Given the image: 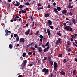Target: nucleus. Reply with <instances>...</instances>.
Listing matches in <instances>:
<instances>
[{
    "label": "nucleus",
    "mask_w": 77,
    "mask_h": 77,
    "mask_svg": "<svg viewBox=\"0 0 77 77\" xmlns=\"http://www.w3.org/2000/svg\"><path fill=\"white\" fill-rule=\"evenodd\" d=\"M74 36H75V37L77 36V34H74Z\"/></svg>",
    "instance_id": "338daca9"
},
{
    "label": "nucleus",
    "mask_w": 77,
    "mask_h": 77,
    "mask_svg": "<svg viewBox=\"0 0 77 77\" xmlns=\"http://www.w3.org/2000/svg\"><path fill=\"white\" fill-rule=\"evenodd\" d=\"M63 26H66V23H63Z\"/></svg>",
    "instance_id": "e2e57ef3"
},
{
    "label": "nucleus",
    "mask_w": 77,
    "mask_h": 77,
    "mask_svg": "<svg viewBox=\"0 0 77 77\" xmlns=\"http://www.w3.org/2000/svg\"><path fill=\"white\" fill-rule=\"evenodd\" d=\"M25 5H30V3H29V2H26V3H25Z\"/></svg>",
    "instance_id": "c9c22d12"
},
{
    "label": "nucleus",
    "mask_w": 77,
    "mask_h": 77,
    "mask_svg": "<svg viewBox=\"0 0 77 77\" xmlns=\"http://www.w3.org/2000/svg\"><path fill=\"white\" fill-rule=\"evenodd\" d=\"M57 34L58 35H59V36H61V33H60L57 32Z\"/></svg>",
    "instance_id": "f704fd0d"
},
{
    "label": "nucleus",
    "mask_w": 77,
    "mask_h": 77,
    "mask_svg": "<svg viewBox=\"0 0 77 77\" xmlns=\"http://www.w3.org/2000/svg\"><path fill=\"white\" fill-rule=\"evenodd\" d=\"M31 49L32 50L35 51V49L34 47H31Z\"/></svg>",
    "instance_id": "2f4dec72"
},
{
    "label": "nucleus",
    "mask_w": 77,
    "mask_h": 77,
    "mask_svg": "<svg viewBox=\"0 0 77 77\" xmlns=\"http://www.w3.org/2000/svg\"><path fill=\"white\" fill-rule=\"evenodd\" d=\"M16 41L18 42L19 40V36H17L16 37Z\"/></svg>",
    "instance_id": "bb28decb"
},
{
    "label": "nucleus",
    "mask_w": 77,
    "mask_h": 77,
    "mask_svg": "<svg viewBox=\"0 0 77 77\" xmlns=\"http://www.w3.org/2000/svg\"><path fill=\"white\" fill-rule=\"evenodd\" d=\"M58 66L57 63L56 62H54V71H57L58 68Z\"/></svg>",
    "instance_id": "7ed1b4c3"
},
{
    "label": "nucleus",
    "mask_w": 77,
    "mask_h": 77,
    "mask_svg": "<svg viewBox=\"0 0 77 77\" xmlns=\"http://www.w3.org/2000/svg\"><path fill=\"white\" fill-rule=\"evenodd\" d=\"M48 26L50 27V29H52V30H53L54 28H53V26H50V25H48Z\"/></svg>",
    "instance_id": "a878e982"
},
{
    "label": "nucleus",
    "mask_w": 77,
    "mask_h": 77,
    "mask_svg": "<svg viewBox=\"0 0 77 77\" xmlns=\"http://www.w3.org/2000/svg\"><path fill=\"white\" fill-rule=\"evenodd\" d=\"M60 74L62 75H65V73L64 71H62L60 72Z\"/></svg>",
    "instance_id": "f3484780"
},
{
    "label": "nucleus",
    "mask_w": 77,
    "mask_h": 77,
    "mask_svg": "<svg viewBox=\"0 0 77 77\" xmlns=\"http://www.w3.org/2000/svg\"><path fill=\"white\" fill-rule=\"evenodd\" d=\"M66 58H65L63 60V62L64 63H65L66 62Z\"/></svg>",
    "instance_id": "58836bf2"
},
{
    "label": "nucleus",
    "mask_w": 77,
    "mask_h": 77,
    "mask_svg": "<svg viewBox=\"0 0 77 77\" xmlns=\"http://www.w3.org/2000/svg\"><path fill=\"white\" fill-rule=\"evenodd\" d=\"M52 5L54 6H55V5H56V4L55 2H54V3Z\"/></svg>",
    "instance_id": "5fc2aeb1"
},
{
    "label": "nucleus",
    "mask_w": 77,
    "mask_h": 77,
    "mask_svg": "<svg viewBox=\"0 0 77 77\" xmlns=\"http://www.w3.org/2000/svg\"><path fill=\"white\" fill-rule=\"evenodd\" d=\"M50 48V45H48V47H47L46 48H45L46 49H48Z\"/></svg>",
    "instance_id": "09e8293b"
},
{
    "label": "nucleus",
    "mask_w": 77,
    "mask_h": 77,
    "mask_svg": "<svg viewBox=\"0 0 77 77\" xmlns=\"http://www.w3.org/2000/svg\"><path fill=\"white\" fill-rule=\"evenodd\" d=\"M26 53H23V54L22 56H23V57H25L26 56Z\"/></svg>",
    "instance_id": "a211bd4d"
},
{
    "label": "nucleus",
    "mask_w": 77,
    "mask_h": 77,
    "mask_svg": "<svg viewBox=\"0 0 77 77\" xmlns=\"http://www.w3.org/2000/svg\"><path fill=\"white\" fill-rule=\"evenodd\" d=\"M71 36L72 38L73 39H74L75 38V37L73 35H71Z\"/></svg>",
    "instance_id": "de8ad7c7"
},
{
    "label": "nucleus",
    "mask_w": 77,
    "mask_h": 77,
    "mask_svg": "<svg viewBox=\"0 0 77 77\" xmlns=\"http://www.w3.org/2000/svg\"><path fill=\"white\" fill-rule=\"evenodd\" d=\"M28 55L29 56H31L32 54V52H29L28 53Z\"/></svg>",
    "instance_id": "5701e85b"
},
{
    "label": "nucleus",
    "mask_w": 77,
    "mask_h": 77,
    "mask_svg": "<svg viewBox=\"0 0 77 77\" xmlns=\"http://www.w3.org/2000/svg\"><path fill=\"white\" fill-rule=\"evenodd\" d=\"M67 45H69V46L70 45L69 40V41H68V42H67Z\"/></svg>",
    "instance_id": "ea45409f"
},
{
    "label": "nucleus",
    "mask_w": 77,
    "mask_h": 77,
    "mask_svg": "<svg viewBox=\"0 0 77 77\" xmlns=\"http://www.w3.org/2000/svg\"><path fill=\"white\" fill-rule=\"evenodd\" d=\"M68 51H69V52H71V48H69V49H68Z\"/></svg>",
    "instance_id": "4d7b16f0"
},
{
    "label": "nucleus",
    "mask_w": 77,
    "mask_h": 77,
    "mask_svg": "<svg viewBox=\"0 0 77 77\" xmlns=\"http://www.w3.org/2000/svg\"><path fill=\"white\" fill-rule=\"evenodd\" d=\"M48 49H44L43 50V51L44 52H46L48 51Z\"/></svg>",
    "instance_id": "c756f323"
},
{
    "label": "nucleus",
    "mask_w": 77,
    "mask_h": 77,
    "mask_svg": "<svg viewBox=\"0 0 77 77\" xmlns=\"http://www.w3.org/2000/svg\"><path fill=\"white\" fill-rule=\"evenodd\" d=\"M15 2L16 3L14 4V5L15 6H19L20 4V3L18 2L17 1H16Z\"/></svg>",
    "instance_id": "6e6552de"
},
{
    "label": "nucleus",
    "mask_w": 77,
    "mask_h": 77,
    "mask_svg": "<svg viewBox=\"0 0 77 77\" xmlns=\"http://www.w3.org/2000/svg\"><path fill=\"white\" fill-rule=\"evenodd\" d=\"M25 67V66H24V65H23V66L22 64V65H21V66L20 69H21L23 70L24 69V68Z\"/></svg>",
    "instance_id": "b1692460"
},
{
    "label": "nucleus",
    "mask_w": 77,
    "mask_h": 77,
    "mask_svg": "<svg viewBox=\"0 0 77 77\" xmlns=\"http://www.w3.org/2000/svg\"><path fill=\"white\" fill-rule=\"evenodd\" d=\"M47 33H48V35L49 36V37H50V36L51 34V32H50V30L49 29H47Z\"/></svg>",
    "instance_id": "ddd939ff"
},
{
    "label": "nucleus",
    "mask_w": 77,
    "mask_h": 77,
    "mask_svg": "<svg viewBox=\"0 0 77 77\" xmlns=\"http://www.w3.org/2000/svg\"><path fill=\"white\" fill-rule=\"evenodd\" d=\"M36 2L35 1H33L32 2V4H35Z\"/></svg>",
    "instance_id": "bf43d9fd"
},
{
    "label": "nucleus",
    "mask_w": 77,
    "mask_h": 77,
    "mask_svg": "<svg viewBox=\"0 0 77 77\" xmlns=\"http://www.w3.org/2000/svg\"><path fill=\"white\" fill-rule=\"evenodd\" d=\"M42 7H38V10H39L40 9H42Z\"/></svg>",
    "instance_id": "37998d69"
},
{
    "label": "nucleus",
    "mask_w": 77,
    "mask_h": 77,
    "mask_svg": "<svg viewBox=\"0 0 77 77\" xmlns=\"http://www.w3.org/2000/svg\"><path fill=\"white\" fill-rule=\"evenodd\" d=\"M49 62L50 63V65L52 66H53V61L51 60L49 61Z\"/></svg>",
    "instance_id": "6ab92c4d"
},
{
    "label": "nucleus",
    "mask_w": 77,
    "mask_h": 77,
    "mask_svg": "<svg viewBox=\"0 0 77 77\" xmlns=\"http://www.w3.org/2000/svg\"><path fill=\"white\" fill-rule=\"evenodd\" d=\"M72 45H73L74 46H75V45L76 46V47H77V44H75V43H73L72 44Z\"/></svg>",
    "instance_id": "3c124183"
},
{
    "label": "nucleus",
    "mask_w": 77,
    "mask_h": 77,
    "mask_svg": "<svg viewBox=\"0 0 77 77\" xmlns=\"http://www.w3.org/2000/svg\"><path fill=\"white\" fill-rule=\"evenodd\" d=\"M23 6L22 5H20V6L19 7V8H20V9H22L23 8Z\"/></svg>",
    "instance_id": "c85d7f7f"
},
{
    "label": "nucleus",
    "mask_w": 77,
    "mask_h": 77,
    "mask_svg": "<svg viewBox=\"0 0 77 77\" xmlns=\"http://www.w3.org/2000/svg\"><path fill=\"white\" fill-rule=\"evenodd\" d=\"M20 58L21 59V60H23L24 59V58H23L22 57H20Z\"/></svg>",
    "instance_id": "8fccbe9b"
},
{
    "label": "nucleus",
    "mask_w": 77,
    "mask_h": 77,
    "mask_svg": "<svg viewBox=\"0 0 77 77\" xmlns=\"http://www.w3.org/2000/svg\"><path fill=\"white\" fill-rule=\"evenodd\" d=\"M61 12L63 14H66L67 13V10L64 9L61 11Z\"/></svg>",
    "instance_id": "9b49d317"
},
{
    "label": "nucleus",
    "mask_w": 77,
    "mask_h": 77,
    "mask_svg": "<svg viewBox=\"0 0 77 77\" xmlns=\"http://www.w3.org/2000/svg\"><path fill=\"white\" fill-rule=\"evenodd\" d=\"M61 38H59V39H58V40H57L55 44L56 45H59V43L60 44H62V42H61Z\"/></svg>",
    "instance_id": "39448f33"
},
{
    "label": "nucleus",
    "mask_w": 77,
    "mask_h": 77,
    "mask_svg": "<svg viewBox=\"0 0 77 77\" xmlns=\"http://www.w3.org/2000/svg\"><path fill=\"white\" fill-rule=\"evenodd\" d=\"M34 43L33 42H32L31 44H30V45L31 46H32V45Z\"/></svg>",
    "instance_id": "0e129e2a"
},
{
    "label": "nucleus",
    "mask_w": 77,
    "mask_h": 77,
    "mask_svg": "<svg viewBox=\"0 0 77 77\" xmlns=\"http://www.w3.org/2000/svg\"><path fill=\"white\" fill-rule=\"evenodd\" d=\"M44 60L45 61H46L47 60V57H44Z\"/></svg>",
    "instance_id": "603ef678"
},
{
    "label": "nucleus",
    "mask_w": 77,
    "mask_h": 77,
    "mask_svg": "<svg viewBox=\"0 0 77 77\" xmlns=\"http://www.w3.org/2000/svg\"><path fill=\"white\" fill-rule=\"evenodd\" d=\"M76 71V70H73V75H74L75 74V72Z\"/></svg>",
    "instance_id": "79ce46f5"
},
{
    "label": "nucleus",
    "mask_w": 77,
    "mask_h": 77,
    "mask_svg": "<svg viewBox=\"0 0 77 77\" xmlns=\"http://www.w3.org/2000/svg\"><path fill=\"white\" fill-rule=\"evenodd\" d=\"M53 73H51L50 75V77H53Z\"/></svg>",
    "instance_id": "864d4df0"
},
{
    "label": "nucleus",
    "mask_w": 77,
    "mask_h": 77,
    "mask_svg": "<svg viewBox=\"0 0 77 77\" xmlns=\"http://www.w3.org/2000/svg\"><path fill=\"white\" fill-rule=\"evenodd\" d=\"M49 16H50V14H49V13L46 14H45L44 17H45L48 18V17Z\"/></svg>",
    "instance_id": "dca6fc26"
},
{
    "label": "nucleus",
    "mask_w": 77,
    "mask_h": 77,
    "mask_svg": "<svg viewBox=\"0 0 77 77\" xmlns=\"http://www.w3.org/2000/svg\"><path fill=\"white\" fill-rule=\"evenodd\" d=\"M49 71L48 69H46V68H44L42 70V72H45L44 75H48L49 74V72H48Z\"/></svg>",
    "instance_id": "f257e3e1"
},
{
    "label": "nucleus",
    "mask_w": 77,
    "mask_h": 77,
    "mask_svg": "<svg viewBox=\"0 0 77 77\" xmlns=\"http://www.w3.org/2000/svg\"><path fill=\"white\" fill-rule=\"evenodd\" d=\"M5 36H6V37H7L9 35L8 31L7 29H6L5 31Z\"/></svg>",
    "instance_id": "9d476101"
},
{
    "label": "nucleus",
    "mask_w": 77,
    "mask_h": 77,
    "mask_svg": "<svg viewBox=\"0 0 77 77\" xmlns=\"http://www.w3.org/2000/svg\"><path fill=\"white\" fill-rule=\"evenodd\" d=\"M37 48L38 50V51L39 53H42V48H41V47H39L38 46Z\"/></svg>",
    "instance_id": "423d86ee"
},
{
    "label": "nucleus",
    "mask_w": 77,
    "mask_h": 77,
    "mask_svg": "<svg viewBox=\"0 0 77 77\" xmlns=\"http://www.w3.org/2000/svg\"><path fill=\"white\" fill-rule=\"evenodd\" d=\"M57 10H57L55 8H53L54 11L55 13H58V11H57Z\"/></svg>",
    "instance_id": "f8f14e48"
},
{
    "label": "nucleus",
    "mask_w": 77,
    "mask_h": 77,
    "mask_svg": "<svg viewBox=\"0 0 77 77\" xmlns=\"http://www.w3.org/2000/svg\"><path fill=\"white\" fill-rule=\"evenodd\" d=\"M70 40L71 41V42H73V39L72 38H71Z\"/></svg>",
    "instance_id": "052dcab7"
},
{
    "label": "nucleus",
    "mask_w": 77,
    "mask_h": 77,
    "mask_svg": "<svg viewBox=\"0 0 77 77\" xmlns=\"http://www.w3.org/2000/svg\"><path fill=\"white\" fill-rule=\"evenodd\" d=\"M18 77H23V76L22 75H20L18 76Z\"/></svg>",
    "instance_id": "69168bd1"
},
{
    "label": "nucleus",
    "mask_w": 77,
    "mask_h": 77,
    "mask_svg": "<svg viewBox=\"0 0 77 77\" xmlns=\"http://www.w3.org/2000/svg\"><path fill=\"white\" fill-rule=\"evenodd\" d=\"M33 65V63H31V64H30V65H29V66L30 67L32 66Z\"/></svg>",
    "instance_id": "680f3d73"
},
{
    "label": "nucleus",
    "mask_w": 77,
    "mask_h": 77,
    "mask_svg": "<svg viewBox=\"0 0 77 77\" xmlns=\"http://www.w3.org/2000/svg\"><path fill=\"white\" fill-rule=\"evenodd\" d=\"M9 48H10V49H12L13 48V46H12L11 44L9 45Z\"/></svg>",
    "instance_id": "7c9ffc66"
},
{
    "label": "nucleus",
    "mask_w": 77,
    "mask_h": 77,
    "mask_svg": "<svg viewBox=\"0 0 77 77\" xmlns=\"http://www.w3.org/2000/svg\"><path fill=\"white\" fill-rule=\"evenodd\" d=\"M42 47H43V48H45V46L44 45L42 44Z\"/></svg>",
    "instance_id": "6e6d98bb"
},
{
    "label": "nucleus",
    "mask_w": 77,
    "mask_h": 77,
    "mask_svg": "<svg viewBox=\"0 0 77 77\" xmlns=\"http://www.w3.org/2000/svg\"><path fill=\"white\" fill-rule=\"evenodd\" d=\"M62 57V54H59V56H58V57Z\"/></svg>",
    "instance_id": "473e14b6"
},
{
    "label": "nucleus",
    "mask_w": 77,
    "mask_h": 77,
    "mask_svg": "<svg viewBox=\"0 0 77 77\" xmlns=\"http://www.w3.org/2000/svg\"><path fill=\"white\" fill-rule=\"evenodd\" d=\"M48 59L49 60V62L51 61V60H52V58L51 57L49 56L48 57Z\"/></svg>",
    "instance_id": "412c9836"
},
{
    "label": "nucleus",
    "mask_w": 77,
    "mask_h": 77,
    "mask_svg": "<svg viewBox=\"0 0 77 77\" xmlns=\"http://www.w3.org/2000/svg\"><path fill=\"white\" fill-rule=\"evenodd\" d=\"M15 17H16L17 19L19 18V17L17 15H15Z\"/></svg>",
    "instance_id": "13d9d810"
},
{
    "label": "nucleus",
    "mask_w": 77,
    "mask_h": 77,
    "mask_svg": "<svg viewBox=\"0 0 77 77\" xmlns=\"http://www.w3.org/2000/svg\"><path fill=\"white\" fill-rule=\"evenodd\" d=\"M25 41V40L23 38H21L20 39V42H21V43H23Z\"/></svg>",
    "instance_id": "4468645a"
},
{
    "label": "nucleus",
    "mask_w": 77,
    "mask_h": 77,
    "mask_svg": "<svg viewBox=\"0 0 77 77\" xmlns=\"http://www.w3.org/2000/svg\"><path fill=\"white\" fill-rule=\"evenodd\" d=\"M42 5L41 3H39L38 5V7H39L41 6Z\"/></svg>",
    "instance_id": "49530a36"
},
{
    "label": "nucleus",
    "mask_w": 77,
    "mask_h": 77,
    "mask_svg": "<svg viewBox=\"0 0 77 77\" xmlns=\"http://www.w3.org/2000/svg\"><path fill=\"white\" fill-rule=\"evenodd\" d=\"M68 8L69 9H71V8H73V5H69L68 6Z\"/></svg>",
    "instance_id": "aec40b11"
},
{
    "label": "nucleus",
    "mask_w": 77,
    "mask_h": 77,
    "mask_svg": "<svg viewBox=\"0 0 77 77\" xmlns=\"http://www.w3.org/2000/svg\"><path fill=\"white\" fill-rule=\"evenodd\" d=\"M65 29L68 32H72V33L73 32L72 31V28L70 26H66L65 28Z\"/></svg>",
    "instance_id": "f03ea898"
},
{
    "label": "nucleus",
    "mask_w": 77,
    "mask_h": 77,
    "mask_svg": "<svg viewBox=\"0 0 77 77\" xmlns=\"http://www.w3.org/2000/svg\"><path fill=\"white\" fill-rule=\"evenodd\" d=\"M72 22H73V23L74 24H75L76 23L75 22V20L74 19H72Z\"/></svg>",
    "instance_id": "393cba45"
},
{
    "label": "nucleus",
    "mask_w": 77,
    "mask_h": 77,
    "mask_svg": "<svg viewBox=\"0 0 77 77\" xmlns=\"http://www.w3.org/2000/svg\"><path fill=\"white\" fill-rule=\"evenodd\" d=\"M27 62V61L26 60H23V66H25L26 65Z\"/></svg>",
    "instance_id": "2eb2a0df"
},
{
    "label": "nucleus",
    "mask_w": 77,
    "mask_h": 77,
    "mask_svg": "<svg viewBox=\"0 0 77 77\" xmlns=\"http://www.w3.org/2000/svg\"><path fill=\"white\" fill-rule=\"evenodd\" d=\"M48 26H50L52 25V22L51 20H48V23L47 22Z\"/></svg>",
    "instance_id": "1a4fd4ad"
},
{
    "label": "nucleus",
    "mask_w": 77,
    "mask_h": 77,
    "mask_svg": "<svg viewBox=\"0 0 77 77\" xmlns=\"http://www.w3.org/2000/svg\"><path fill=\"white\" fill-rule=\"evenodd\" d=\"M31 30L30 29H28L27 31L25 33V34L26 35H29L31 36L32 35H33V34H32L31 32V33H30V32Z\"/></svg>",
    "instance_id": "20e7f679"
},
{
    "label": "nucleus",
    "mask_w": 77,
    "mask_h": 77,
    "mask_svg": "<svg viewBox=\"0 0 77 77\" xmlns=\"http://www.w3.org/2000/svg\"><path fill=\"white\" fill-rule=\"evenodd\" d=\"M43 31L44 32V33H45V34H47V32L46 31V29H45V28H44L43 29Z\"/></svg>",
    "instance_id": "cd10ccee"
},
{
    "label": "nucleus",
    "mask_w": 77,
    "mask_h": 77,
    "mask_svg": "<svg viewBox=\"0 0 77 77\" xmlns=\"http://www.w3.org/2000/svg\"><path fill=\"white\" fill-rule=\"evenodd\" d=\"M38 45L37 44H35V46H34V47L35 48H38Z\"/></svg>",
    "instance_id": "4c0bfd02"
},
{
    "label": "nucleus",
    "mask_w": 77,
    "mask_h": 77,
    "mask_svg": "<svg viewBox=\"0 0 77 77\" xmlns=\"http://www.w3.org/2000/svg\"><path fill=\"white\" fill-rule=\"evenodd\" d=\"M22 13L23 14H25L26 13V11L23 10H22L21 11L20 10V11H19V14H21Z\"/></svg>",
    "instance_id": "0eeeda50"
},
{
    "label": "nucleus",
    "mask_w": 77,
    "mask_h": 77,
    "mask_svg": "<svg viewBox=\"0 0 77 77\" xmlns=\"http://www.w3.org/2000/svg\"><path fill=\"white\" fill-rule=\"evenodd\" d=\"M13 36H14V37H16L17 36V34H14Z\"/></svg>",
    "instance_id": "e433bc0d"
},
{
    "label": "nucleus",
    "mask_w": 77,
    "mask_h": 77,
    "mask_svg": "<svg viewBox=\"0 0 77 77\" xmlns=\"http://www.w3.org/2000/svg\"><path fill=\"white\" fill-rule=\"evenodd\" d=\"M75 44H77V40H75Z\"/></svg>",
    "instance_id": "774afa93"
},
{
    "label": "nucleus",
    "mask_w": 77,
    "mask_h": 77,
    "mask_svg": "<svg viewBox=\"0 0 77 77\" xmlns=\"http://www.w3.org/2000/svg\"><path fill=\"white\" fill-rule=\"evenodd\" d=\"M73 15V13L71 12H70L69 13V15H70V16H72Z\"/></svg>",
    "instance_id": "c03bdc74"
},
{
    "label": "nucleus",
    "mask_w": 77,
    "mask_h": 77,
    "mask_svg": "<svg viewBox=\"0 0 77 77\" xmlns=\"http://www.w3.org/2000/svg\"><path fill=\"white\" fill-rule=\"evenodd\" d=\"M39 37H40V39H43V35H40V36H39Z\"/></svg>",
    "instance_id": "a19ab883"
},
{
    "label": "nucleus",
    "mask_w": 77,
    "mask_h": 77,
    "mask_svg": "<svg viewBox=\"0 0 77 77\" xmlns=\"http://www.w3.org/2000/svg\"><path fill=\"white\" fill-rule=\"evenodd\" d=\"M40 32L39 31H38L36 33H35V35H38L39 34V33Z\"/></svg>",
    "instance_id": "72a5a7b5"
},
{
    "label": "nucleus",
    "mask_w": 77,
    "mask_h": 77,
    "mask_svg": "<svg viewBox=\"0 0 77 77\" xmlns=\"http://www.w3.org/2000/svg\"><path fill=\"white\" fill-rule=\"evenodd\" d=\"M57 10L58 11H60V10H62V9L60 7H57Z\"/></svg>",
    "instance_id": "4be33fe9"
},
{
    "label": "nucleus",
    "mask_w": 77,
    "mask_h": 77,
    "mask_svg": "<svg viewBox=\"0 0 77 77\" xmlns=\"http://www.w3.org/2000/svg\"><path fill=\"white\" fill-rule=\"evenodd\" d=\"M49 44V42H47L46 43V44L45 45V46L47 47L48 46V45Z\"/></svg>",
    "instance_id": "a18cd8bd"
}]
</instances>
